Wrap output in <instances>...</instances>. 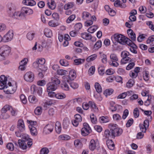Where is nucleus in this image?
<instances>
[{
    "label": "nucleus",
    "instance_id": "nucleus-15",
    "mask_svg": "<svg viewBox=\"0 0 154 154\" xmlns=\"http://www.w3.org/2000/svg\"><path fill=\"white\" fill-rule=\"evenodd\" d=\"M47 91L48 92L53 91L55 90L57 87L53 85L52 83L49 82L47 85Z\"/></svg>",
    "mask_w": 154,
    "mask_h": 154
},
{
    "label": "nucleus",
    "instance_id": "nucleus-17",
    "mask_svg": "<svg viewBox=\"0 0 154 154\" xmlns=\"http://www.w3.org/2000/svg\"><path fill=\"white\" fill-rule=\"evenodd\" d=\"M127 33L128 36L131 39L132 41H135L136 40L135 34L131 29H128L127 31Z\"/></svg>",
    "mask_w": 154,
    "mask_h": 154
},
{
    "label": "nucleus",
    "instance_id": "nucleus-9",
    "mask_svg": "<svg viewBox=\"0 0 154 154\" xmlns=\"http://www.w3.org/2000/svg\"><path fill=\"white\" fill-rule=\"evenodd\" d=\"M6 85L7 88L5 87V88L8 89L6 90L5 89L4 90V91L6 92V93L7 94H12L16 91V87L13 88L11 82H8V84Z\"/></svg>",
    "mask_w": 154,
    "mask_h": 154
},
{
    "label": "nucleus",
    "instance_id": "nucleus-8",
    "mask_svg": "<svg viewBox=\"0 0 154 154\" xmlns=\"http://www.w3.org/2000/svg\"><path fill=\"white\" fill-rule=\"evenodd\" d=\"M24 78L26 81L29 82H32L34 79V74L31 72H27L24 75Z\"/></svg>",
    "mask_w": 154,
    "mask_h": 154
},
{
    "label": "nucleus",
    "instance_id": "nucleus-61",
    "mask_svg": "<svg viewBox=\"0 0 154 154\" xmlns=\"http://www.w3.org/2000/svg\"><path fill=\"white\" fill-rule=\"evenodd\" d=\"M134 115L135 118H137L139 116V111L137 108H135L133 111Z\"/></svg>",
    "mask_w": 154,
    "mask_h": 154
},
{
    "label": "nucleus",
    "instance_id": "nucleus-53",
    "mask_svg": "<svg viewBox=\"0 0 154 154\" xmlns=\"http://www.w3.org/2000/svg\"><path fill=\"white\" fill-rule=\"evenodd\" d=\"M113 90L112 89H110L106 90L104 92V94L106 96L110 95H111L113 93Z\"/></svg>",
    "mask_w": 154,
    "mask_h": 154
},
{
    "label": "nucleus",
    "instance_id": "nucleus-46",
    "mask_svg": "<svg viewBox=\"0 0 154 154\" xmlns=\"http://www.w3.org/2000/svg\"><path fill=\"white\" fill-rule=\"evenodd\" d=\"M85 59L79 58L74 60V63L76 65H79L83 63L85 61Z\"/></svg>",
    "mask_w": 154,
    "mask_h": 154
},
{
    "label": "nucleus",
    "instance_id": "nucleus-23",
    "mask_svg": "<svg viewBox=\"0 0 154 154\" xmlns=\"http://www.w3.org/2000/svg\"><path fill=\"white\" fill-rule=\"evenodd\" d=\"M75 5V4L74 2H68L64 5L63 7V8L64 9H70L74 7Z\"/></svg>",
    "mask_w": 154,
    "mask_h": 154
},
{
    "label": "nucleus",
    "instance_id": "nucleus-39",
    "mask_svg": "<svg viewBox=\"0 0 154 154\" xmlns=\"http://www.w3.org/2000/svg\"><path fill=\"white\" fill-rule=\"evenodd\" d=\"M67 82L70 84V86L73 89L77 88L78 87L79 85L77 83L73 82L70 83L69 80H67Z\"/></svg>",
    "mask_w": 154,
    "mask_h": 154
},
{
    "label": "nucleus",
    "instance_id": "nucleus-41",
    "mask_svg": "<svg viewBox=\"0 0 154 154\" xmlns=\"http://www.w3.org/2000/svg\"><path fill=\"white\" fill-rule=\"evenodd\" d=\"M42 112V109L40 106L37 107L34 110L35 114L38 115H40Z\"/></svg>",
    "mask_w": 154,
    "mask_h": 154
},
{
    "label": "nucleus",
    "instance_id": "nucleus-27",
    "mask_svg": "<svg viewBox=\"0 0 154 154\" xmlns=\"http://www.w3.org/2000/svg\"><path fill=\"white\" fill-rule=\"evenodd\" d=\"M28 100L30 103L35 104L38 102L37 98L35 96L32 95L29 97Z\"/></svg>",
    "mask_w": 154,
    "mask_h": 154
},
{
    "label": "nucleus",
    "instance_id": "nucleus-25",
    "mask_svg": "<svg viewBox=\"0 0 154 154\" xmlns=\"http://www.w3.org/2000/svg\"><path fill=\"white\" fill-rule=\"evenodd\" d=\"M81 36L83 38L86 40H89L92 38L91 35L87 32H84L82 33Z\"/></svg>",
    "mask_w": 154,
    "mask_h": 154
},
{
    "label": "nucleus",
    "instance_id": "nucleus-49",
    "mask_svg": "<svg viewBox=\"0 0 154 154\" xmlns=\"http://www.w3.org/2000/svg\"><path fill=\"white\" fill-rule=\"evenodd\" d=\"M35 33L31 32L28 33L26 35L27 38L29 40H32L34 36Z\"/></svg>",
    "mask_w": 154,
    "mask_h": 154
},
{
    "label": "nucleus",
    "instance_id": "nucleus-4",
    "mask_svg": "<svg viewBox=\"0 0 154 154\" xmlns=\"http://www.w3.org/2000/svg\"><path fill=\"white\" fill-rule=\"evenodd\" d=\"M45 62L44 58L37 59L36 61L33 63L32 66L33 68L39 70V71L45 72L47 69V67L44 65Z\"/></svg>",
    "mask_w": 154,
    "mask_h": 154
},
{
    "label": "nucleus",
    "instance_id": "nucleus-42",
    "mask_svg": "<svg viewBox=\"0 0 154 154\" xmlns=\"http://www.w3.org/2000/svg\"><path fill=\"white\" fill-rule=\"evenodd\" d=\"M47 5L48 7L52 10H53L55 8V5L54 2L52 0H51L50 3L49 2H48L47 3Z\"/></svg>",
    "mask_w": 154,
    "mask_h": 154
},
{
    "label": "nucleus",
    "instance_id": "nucleus-10",
    "mask_svg": "<svg viewBox=\"0 0 154 154\" xmlns=\"http://www.w3.org/2000/svg\"><path fill=\"white\" fill-rule=\"evenodd\" d=\"M76 77V72L74 70H72L69 72V76H64L63 77L64 81H67L69 79L71 80H73Z\"/></svg>",
    "mask_w": 154,
    "mask_h": 154
},
{
    "label": "nucleus",
    "instance_id": "nucleus-2",
    "mask_svg": "<svg viewBox=\"0 0 154 154\" xmlns=\"http://www.w3.org/2000/svg\"><path fill=\"white\" fill-rule=\"evenodd\" d=\"M110 130H106L104 132L106 138L109 137H113L120 135L122 132V129L117 127V125L115 124H111L109 125Z\"/></svg>",
    "mask_w": 154,
    "mask_h": 154
},
{
    "label": "nucleus",
    "instance_id": "nucleus-35",
    "mask_svg": "<svg viewBox=\"0 0 154 154\" xmlns=\"http://www.w3.org/2000/svg\"><path fill=\"white\" fill-rule=\"evenodd\" d=\"M66 96L65 94L62 93H58L56 94V98L59 99H63L66 98Z\"/></svg>",
    "mask_w": 154,
    "mask_h": 154
},
{
    "label": "nucleus",
    "instance_id": "nucleus-58",
    "mask_svg": "<svg viewBox=\"0 0 154 154\" xmlns=\"http://www.w3.org/2000/svg\"><path fill=\"white\" fill-rule=\"evenodd\" d=\"M49 152L48 149L46 147L43 148L40 150V154H48Z\"/></svg>",
    "mask_w": 154,
    "mask_h": 154
},
{
    "label": "nucleus",
    "instance_id": "nucleus-63",
    "mask_svg": "<svg viewBox=\"0 0 154 154\" xmlns=\"http://www.w3.org/2000/svg\"><path fill=\"white\" fill-rule=\"evenodd\" d=\"M20 99L23 103L25 104L27 102L26 99L23 94H21L20 96Z\"/></svg>",
    "mask_w": 154,
    "mask_h": 154
},
{
    "label": "nucleus",
    "instance_id": "nucleus-26",
    "mask_svg": "<svg viewBox=\"0 0 154 154\" xmlns=\"http://www.w3.org/2000/svg\"><path fill=\"white\" fill-rule=\"evenodd\" d=\"M33 88L34 92H37L39 96L42 95V88L40 87H36L35 86H34Z\"/></svg>",
    "mask_w": 154,
    "mask_h": 154
},
{
    "label": "nucleus",
    "instance_id": "nucleus-30",
    "mask_svg": "<svg viewBox=\"0 0 154 154\" xmlns=\"http://www.w3.org/2000/svg\"><path fill=\"white\" fill-rule=\"evenodd\" d=\"M132 59L130 57L122 58L121 60V64H125L131 62Z\"/></svg>",
    "mask_w": 154,
    "mask_h": 154
},
{
    "label": "nucleus",
    "instance_id": "nucleus-31",
    "mask_svg": "<svg viewBox=\"0 0 154 154\" xmlns=\"http://www.w3.org/2000/svg\"><path fill=\"white\" fill-rule=\"evenodd\" d=\"M44 33L45 36L49 38H50L52 36L51 31L48 28H45L44 31Z\"/></svg>",
    "mask_w": 154,
    "mask_h": 154
},
{
    "label": "nucleus",
    "instance_id": "nucleus-44",
    "mask_svg": "<svg viewBox=\"0 0 154 154\" xmlns=\"http://www.w3.org/2000/svg\"><path fill=\"white\" fill-rule=\"evenodd\" d=\"M61 87L63 90L65 91H68L69 89L68 85L65 82H63L62 83Z\"/></svg>",
    "mask_w": 154,
    "mask_h": 154
},
{
    "label": "nucleus",
    "instance_id": "nucleus-24",
    "mask_svg": "<svg viewBox=\"0 0 154 154\" xmlns=\"http://www.w3.org/2000/svg\"><path fill=\"white\" fill-rule=\"evenodd\" d=\"M29 128L32 135L34 136H36L37 134L36 128L35 127L32 125L29 126Z\"/></svg>",
    "mask_w": 154,
    "mask_h": 154
},
{
    "label": "nucleus",
    "instance_id": "nucleus-38",
    "mask_svg": "<svg viewBox=\"0 0 154 154\" xmlns=\"http://www.w3.org/2000/svg\"><path fill=\"white\" fill-rule=\"evenodd\" d=\"M97 55L96 54H94L88 57L86 59V61L88 62H90L91 61H92L95 60L97 57Z\"/></svg>",
    "mask_w": 154,
    "mask_h": 154
},
{
    "label": "nucleus",
    "instance_id": "nucleus-5",
    "mask_svg": "<svg viewBox=\"0 0 154 154\" xmlns=\"http://www.w3.org/2000/svg\"><path fill=\"white\" fill-rule=\"evenodd\" d=\"M11 51L10 47L7 45L2 46L0 48V60H4L5 57L8 56Z\"/></svg>",
    "mask_w": 154,
    "mask_h": 154
},
{
    "label": "nucleus",
    "instance_id": "nucleus-52",
    "mask_svg": "<svg viewBox=\"0 0 154 154\" xmlns=\"http://www.w3.org/2000/svg\"><path fill=\"white\" fill-rule=\"evenodd\" d=\"M143 77L144 80L145 81H148L149 78V72L146 71L144 72L143 73Z\"/></svg>",
    "mask_w": 154,
    "mask_h": 154
},
{
    "label": "nucleus",
    "instance_id": "nucleus-48",
    "mask_svg": "<svg viewBox=\"0 0 154 154\" xmlns=\"http://www.w3.org/2000/svg\"><path fill=\"white\" fill-rule=\"evenodd\" d=\"M82 27V24L80 23H76L74 26L75 30L77 31H79Z\"/></svg>",
    "mask_w": 154,
    "mask_h": 154
},
{
    "label": "nucleus",
    "instance_id": "nucleus-14",
    "mask_svg": "<svg viewBox=\"0 0 154 154\" xmlns=\"http://www.w3.org/2000/svg\"><path fill=\"white\" fill-rule=\"evenodd\" d=\"M54 127L53 125L48 124L45 127L44 129V132L46 134H49L52 131Z\"/></svg>",
    "mask_w": 154,
    "mask_h": 154
},
{
    "label": "nucleus",
    "instance_id": "nucleus-60",
    "mask_svg": "<svg viewBox=\"0 0 154 154\" xmlns=\"http://www.w3.org/2000/svg\"><path fill=\"white\" fill-rule=\"evenodd\" d=\"M75 120L80 122L82 121V117L80 114H77L74 116Z\"/></svg>",
    "mask_w": 154,
    "mask_h": 154
},
{
    "label": "nucleus",
    "instance_id": "nucleus-22",
    "mask_svg": "<svg viewBox=\"0 0 154 154\" xmlns=\"http://www.w3.org/2000/svg\"><path fill=\"white\" fill-rule=\"evenodd\" d=\"M23 3L25 5L30 6H33L36 5V2L33 0H24Z\"/></svg>",
    "mask_w": 154,
    "mask_h": 154
},
{
    "label": "nucleus",
    "instance_id": "nucleus-16",
    "mask_svg": "<svg viewBox=\"0 0 154 154\" xmlns=\"http://www.w3.org/2000/svg\"><path fill=\"white\" fill-rule=\"evenodd\" d=\"M28 61V59L27 58L23 59L20 63V66L19 67V69L21 70H23L25 69V65L27 64Z\"/></svg>",
    "mask_w": 154,
    "mask_h": 154
},
{
    "label": "nucleus",
    "instance_id": "nucleus-59",
    "mask_svg": "<svg viewBox=\"0 0 154 154\" xmlns=\"http://www.w3.org/2000/svg\"><path fill=\"white\" fill-rule=\"evenodd\" d=\"M14 147V146L13 144L11 143H8L7 145V148L11 151L13 150Z\"/></svg>",
    "mask_w": 154,
    "mask_h": 154
},
{
    "label": "nucleus",
    "instance_id": "nucleus-19",
    "mask_svg": "<svg viewBox=\"0 0 154 154\" xmlns=\"http://www.w3.org/2000/svg\"><path fill=\"white\" fill-rule=\"evenodd\" d=\"M88 103L90 105L91 110L94 112H97L98 110V108L96 106V104L94 102L91 101H90L88 102Z\"/></svg>",
    "mask_w": 154,
    "mask_h": 154
},
{
    "label": "nucleus",
    "instance_id": "nucleus-3",
    "mask_svg": "<svg viewBox=\"0 0 154 154\" xmlns=\"http://www.w3.org/2000/svg\"><path fill=\"white\" fill-rule=\"evenodd\" d=\"M30 138L28 135L26 134H23L22 136V139L19 140L18 144L19 147L23 149H26L28 147L30 148L32 145V141H29Z\"/></svg>",
    "mask_w": 154,
    "mask_h": 154
},
{
    "label": "nucleus",
    "instance_id": "nucleus-51",
    "mask_svg": "<svg viewBox=\"0 0 154 154\" xmlns=\"http://www.w3.org/2000/svg\"><path fill=\"white\" fill-rule=\"evenodd\" d=\"M75 17V14H72L70 15L66 20V22L67 23H69L73 21Z\"/></svg>",
    "mask_w": 154,
    "mask_h": 154
},
{
    "label": "nucleus",
    "instance_id": "nucleus-54",
    "mask_svg": "<svg viewBox=\"0 0 154 154\" xmlns=\"http://www.w3.org/2000/svg\"><path fill=\"white\" fill-rule=\"evenodd\" d=\"M135 66L134 62H131L130 63L126 66V69L127 70H129L133 68Z\"/></svg>",
    "mask_w": 154,
    "mask_h": 154
},
{
    "label": "nucleus",
    "instance_id": "nucleus-40",
    "mask_svg": "<svg viewBox=\"0 0 154 154\" xmlns=\"http://www.w3.org/2000/svg\"><path fill=\"white\" fill-rule=\"evenodd\" d=\"M102 42L100 40L97 41L94 46V48L95 50H98L101 47Z\"/></svg>",
    "mask_w": 154,
    "mask_h": 154
},
{
    "label": "nucleus",
    "instance_id": "nucleus-34",
    "mask_svg": "<svg viewBox=\"0 0 154 154\" xmlns=\"http://www.w3.org/2000/svg\"><path fill=\"white\" fill-rule=\"evenodd\" d=\"M74 144L75 147L78 148H81L82 146V144L81 141L78 139L75 140Z\"/></svg>",
    "mask_w": 154,
    "mask_h": 154
},
{
    "label": "nucleus",
    "instance_id": "nucleus-18",
    "mask_svg": "<svg viewBox=\"0 0 154 154\" xmlns=\"http://www.w3.org/2000/svg\"><path fill=\"white\" fill-rule=\"evenodd\" d=\"M114 4L115 7H120L122 8H125L126 7V4L121 2L120 0H116L114 2Z\"/></svg>",
    "mask_w": 154,
    "mask_h": 154
},
{
    "label": "nucleus",
    "instance_id": "nucleus-56",
    "mask_svg": "<svg viewBox=\"0 0 154 154\" xmlns=\"http://www.w3.org/2000/svg\"><path fill=\"white\" fill-rule=\"evenodd\" d=\"M60 64L63 66H66L69 65L68 62L65 60H61L60 61Z\"/></svg>",
    "mask_w": 154,
    "mask_h": 154
},
{
    "label": "nucleus",
    "instance_id": "nucleus-37",
    "mask_svg": "<svg viewBox=\"0 0 154 154\" xmlns=\"http://www.w3.org/2000/svg\"><path fill=\"white\" fill-rule=\"evenodd\" d=\"M100 57L101 58L102 61L103 63H106L107 62V56L106 55L100 52Z\"/></svg>",
    "mask_w": 154,
    "mask_h": 154
},
{
    "label": "nucleus",
    "instance_id": "nucleus-21",
    "mask_svg": "<svg viewBox=\"0 0 154 154\" xmlns=\"http://www.w3.org/2000/svg\"><path fill=\"white\" fill-rule=\"evenodd\" d=\"M70 40V37L69 35L67 34H65L64 35V39L63 42V45L64 47L67 46L68 44V41Z\"/></svg>",
    "mask_w": 154,
    "mask_h": 154
},
{
    "label": "nucleus",
    "instance_id": "nucleus-55",
    "mask_svg": "<svg viewBox=\"0 0 154 154\" xmlns=\"http://www.w3.org/2000/svg\"><path fill=\"white\" fill-rule=\"evenodd\" d=\"M146 24L148 26L149 28L154 32V25L152 21H148L146 22Z\"/></svg>",
    "mask_w": 154,
    "mask_h": 154
},
{
    "label": "nucleus",
    "instance_id": "nucleus-13",
    "mask_svg": "<svg viewBox=\"0 0 154 154\" xmlns=\"http://www.w3.org/2000/svg\"><path fill=\"white\" fill-rule=\"evenodd\" d=\"M17 128L20 132H23L25 131V126L23 121L22 119H20L18 120Z\"/></svg>",
    "mask_w": 154,
    "mask_h": 154
},
{
    "label": "nucleus",
    "instance_id": "nucleus-45",
    "mask_svg": "<svg viewBox=\"0 0 154 154\" xmlns=\"http://www.w3.org/2000/svg\"><path fill=\"white\" fill-rule=\"evenodd\" d=\"M70 137L68 135L66 134H63L60 136L59 137V139L60 140H67L70 139Z\"/></svg>",
    "mask_w": 154,
    "mask_h": 154
},
{
    "label": "nucleus",
    "instance_id": "nucleus-20",
    "mask_svg": "<svg viewBox=\"0 0 154 154\" xmlns=\"http://www.w3.org/2000/svg\"><path fill=\"white\" fill-rule=\"evenodd\" d=\"M106 145L109 149L113 150L115 148V145L111 140H108L106 141Z\"/></svg>",
    "mask_w": 154,
    "mask_h": 154
},
{
    "label": "nucleus",
    "instance_id": "nucleus-36",
    "mask_svg": "<svg viewBox=\"0 0 154 154\" xmlns=\"http://www.w3.org/2000/svg\"><path fill=\"white\" fill-rule=\"evenodd\" d=\"M110 57L111 60L109 62H116L118 60V59L117 55L114 54H111Z\"/></svg>",
    "mask_w": 154,
    "mask_h": 154
},
{
    "label": "nucleus",
    "instance_id": "nucleus-64",
    "mask_svg": "<svg viewBox=\"0 0 154 154\" xmlns=\"http://www.w3.org/2000/svg\"><path fill=\"white\" fill-rule=\"evenodd\" d=\"M52 17L54 19L57 21H58L59 20V15L57 13H54L52 15Z\"/></svg>",
    "mask_w": 154,
    "mask_h": 154
},
{
    "label": "nucleus",
    "instance_id": "nucleus-28",
    "mask_svg": "<svg viewBox=\"0 0 154 154\" xmlns=\"http://www.w3.org/2000/svg\"><path fill=\"white\" fill-rule=\"evenodd\" d=\"M51 82L52 83V84L54 85H56L57 87L59 85L60 83V80L56 78H51Z\"/></svg>",
    "mask_w": 154,
    "mask_h": 154
},
{
    "label": "nucleus",
    "instance_id": "nucleus-62",
    "mask_svg": "<svg viewBox=\"0 0 154 154\" xmlns=\"http://www.w3.org/2000/svg\"><path fill=\"white\" fill-rule=\"evenodd\" d=\"M98 72L99 74L101 75H103L105 72V69L103 67L101 66L99 67L98 69Z\"/></svg>",
    "mask_w": 154,
    "mask_h": 154
},
{
    "label": "nucleus",
    "instance_id": "nucleus-57",
    "mask_svg": "<svg viewBox=\"0 0 154 154\" xmlns=\"http://www.w3.org/2000/svg\"><path fill=\"white\" fill-rule=\"evenodd\" d=\"M100 120L101 122L106 123L108 122L109 119L107 116H102L100 118Z\"/></svg>",
    "mask_w": 154,
    "mask_h": 154
},
{
    "label": "nucleus",
    "instance_id": "nucleus-12",
    "mask_svg": "<svg viewBox=\"0 0 154 154\" xmlns=\"http://www.w3.org/2000/svg\"><path fill=\"white\" fill-rule=\"evenodd\" d=\"M99 142L97 141H95L93 139L91 140L89 145V148L91 151L94 150L97 147L99 146Z\"/></svg>",
    "mask_w": 154,
    "mask_h": 154
},
{
    "label": "nucleus",
    "instance_id": "nucleus-47",
    "mask_svg": "<svg viewBox=\"0 0 154 154\" xmlns=\"http://www.w3.org/2000/svg\"><path fill=\"white\" fill-rule=\"evenodd\" d=\"M129 53L126 51H123L121 53V56L122 58H127L129 57Z\"/></svg>",
    "mask_w": 154,
    "mask_h": 154
},
{
    "label": "nucleus",
    "instance_id": "nucleus-43",
    "mask_svg": "<svg viewBox=\"0 0 154 154\" xmlns=\"http://www.w3.org/2000/svg\"><path fill=\"white\" fill-rule=\"evenodd\" d=\"M134 83V80L133 79H130L126 84L127 87L130 88L132 87Z\"/></svg>",
    "mask_w": 154,
    "mask_h": 154
},
{
    "label": "nucleus",
    "instance_id": "nucleus-7",
    "mask_svg": "<svg viewBox=\"0 0 154 154\" xmlns=\"http://www.w3.org/2000/svg\"><path fill=\"white\" fill-rule=\"evenodd\" d=\"M91 131L90 127L87 123L83 124V127L81 129L82 134L84 136L88 135Z\"/></svg>",
    "mask_w": 154,
    "mask_h": 154
},
{
    "label": "nucleus",
    "instance_id": "nucleus-33",
    "mask_svg": "<svg viewBox=\"0 0 154 154\" xmlns=\"http://www.w3.org/2000/svg\"><path fill=\"white\" fill-rule=\"evenodd\" d=\"M94 87L97 92L100 93L102 92V88L98 83L96 82L94 84Z\"/></svg>",
    "mask_w": 154,
    "mask_h": 154
},
{
    "label": "nucleus",
    "instance_id": "nucleus-11",
    "mask_svg": "<svg viewBox=\"0 0 154 154\" xmlns=\"http://www.w3.org/2000/svg\"><path fill=\"white\" fill-rule=\"evenodd\" d=\"M13 33L12 31H9L2 38L3 42H5L11 41L13 37Z\"/></svg>",
    "mask_w": 154,
    "mask_h": 154
},
{
    "label": "nucleus",
    "instance_id": "nucleus-1",
    "mask_svg": "<svg viewBox=\"0 0 154 154\" xmlns=\"http://www.w3.org/2000/svg\"><path fill=\"white\" fill-rule=\"evenodd\" d=\"M114 38L115 41L119 43L122 45L127 44L130 47L129 49L131 52L135 54L137 53V46L129 38L121 34H115Z\"/></svg>",
    "mask_w": 154,
    "mask_h": 154
},
{
    "label": "nucleus",
    "instance_id": "nucleus-29",
    "mask_svg": "<svg viewBox=\"0 0 154 154\" xmlns=\"http://www.w3.org/2000/svg\"><path fill=\"white\" fill-rule=\"evenodd\" d=\"M91 17V14L89 13L87 11H84L82 14V17L85 20H88L90 17Z\"/></svg>",
    "mask_w": 154,
    "mask_h": 154
},
{
    "label": "nucleus",
    "instance_id": "nucleus-6",
    "mask_svg": "<svg viewBox=\"0 0 154 154\" xmlns=\"http://www.w3.org/2000/svg\"><path fill=\"white\" fill-rule=\"evenodd\" d=\"M11 108V106L8 105H5L1 110L2 114L0 116V118L2 119H6L10 117L9 115L6 112L10 110Z\"/></svg>",
    "mask_w": 154,
    "mask_h": 154
},
{
    "label": "nucleus",
    "instance_id": "nucleus-32",
    "mask_svg": "<svg viewBox=\"0 0 154 154\" xmlns=\"http://www.w3.org/2000/svg\"><path fill=\"white\" fill-rule=\"evenodd\" d=\"M98 27L97 26L94 25L90 27L87 30L88 32L90 33H93L97 29Z\"/></svg>",
    "mask_w": 154,
    "mask_h": 154
},
{
    "label": "nucleus",
    "instance_id": "nucleus-50",
    "mask_svg": "<svg viewBox=\"0 0 154 154\" xmlns=\"http://www.w3.org/2000/svg\"><path fill=\"white\" fill-rule=\"evenodd\" d=\"M67 72V71L62 69H59L57 71V74L61 75H66Z\"/></svg>",
    "mask_w": 154,
    "mask_h": 154
}]
</instances>
